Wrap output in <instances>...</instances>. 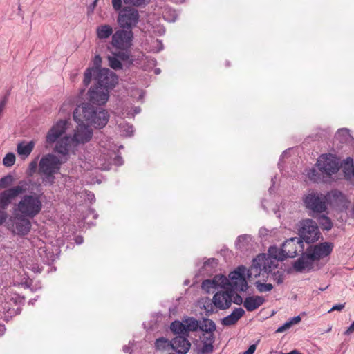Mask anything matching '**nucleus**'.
Returning <instances> with one entry per match:
<instances>
[{"label":"nucleus","mask_w":354,"mask_h":354,"mask_svg":"<svg viewBox=\"0 0 354 354\" xmlns=\"http://www.w3.org/2000/svg\"><path fill=\"white\" fill-rule=\"evenodd\" d=\"M73 118L78 124L73 136H65L55 148V153L62 155L68 160L70 155L75 154L80 145L89 142L93 136V130L88 124L101 129L108 122L109 115L102 109H95L90 103H82L74 111Z\"/></svg>","instance_id":"f257e3e1"},{"label":"nucleus","mask_w":354,"mask_h":354,"mask_svg":"<svg viewBox=\"0 0 354 354\" xmlns=\"http://www.w3.org/2000/svg\"><path fill=\"white\" fill-rule=\"evenodd\" d=\"M27 182L29 183L27 190L20 195V199L14 205V216L6 223L8 229L20 235H25L29 232L31 227L30 219L39 214L43 208V194H27L30 185H32L31 180Z\"/></svg>","instance_id":"f03ea898"},{"label":"nucleus","mask_w":354,"mask_h":354,"mask_svg":"<svg viewBox=\"0 0 354 354\" xmlns=\"http://www.w3.org/2000/svg\"><path fill=\"white\" fill-rule=\"evenodd\" d=\"M304 245L299 237H293L286 241L281 248L275 246L269 248L268 254H260L253 259L250 274L259 276L262 272L268 273L277 267L278 262L287 257H295L304 250Z\"/></svg>","instance_id":"7ed1b4c3"},{"label":"nucleus","mask_w":354,"mask_h":354,"mask_svg":"<svg viewBox=\"0 0 354 354\" xmlns=\"http://www.w3.org/2000/svg\"><path fill=\"white\" fill-rule=\"evenodd\" d=\"M95 85L88 90L89 102L97 105H104L109 97V93L118 83L117 75L110 70H103L95 78Z\"/></svg>","instance_id":"20e7f679"},{"label":"nucleus","mask_w":354,"mask_h":354,"mask_svg":"<svg viewBox=\"0 0 354 354\" xmlns=\"http://www.w3.org/2000/svg\"><path fill=\"white\" fill-rule=\"evenodd\" d=\"M47 153L41 157L39 162V174L44 184L52 185L55 182V175L59 173L61 166L66 162L64 158L59 155Z\"/></svg>","instance_id":"39448f33"},{"label":"nucleus","mask_w":354,"mask_h":354,"mask_svg":"<svg viewBox=\"0 0 354 354\" xmlns=\"http://www.w3.org/2000/svg\"><path fill=\"white\" fill-rule=\"evenodd\" d=\"M133 33L131 30H116L111 37V45L117 51L115 55L123 61L129 59V50L133 44Z\"/></svg>","instance_id":"423d86ee"},{"label":"nucleus","mask_w":354,"mask_h":354,"mask_svg":"<svg viewBox=\"0 0 354 354\" xmlns=\"http://www.w3.org/2000/svg\"><path fill=\"white\" fill-rule=\"evenodd\" d=\"M28 185L27 181L20 180L17 185L0 192V225L8 222L6 221L8 214L5 209L19 195L27 190Z\"/></svg>","instance_id":"0eeeda50"},{"label":"nucleus","mask_w":354,"mask_h":354,"mask_svg":"<svg viewBox=\"0 0 354 354\" xmlns=\"http://www.w3.org/2000/svg\"><path fill=\"white\" fill-rule=\"evenodd\" d=\"M252 266L250 269L247 270L244 266H239L236 270L231 272L229 274L228 284L226 290H230L233 292H245L248 289V283L246 281L245 277L248 276V278H257L261 275L263 276V278L265 277V272H262L259 276H254L250 274V270H251Z\"/></svg>","instance_id":"6e6552de"},{"label":"nucleus","mask_w":354,"mask_h":354,"mask_svg":"<svg viewBox=\"0 0 354 354\" xmlns=\"http://www.w3.org/2000/svg\"><path fill=\"white\" fill-rule=\"evenodd\" d=\"M100 151L102 155L99 160L107 162V164L102 163L99 165V167H100L102 169H109V165L112 162L115 165H122L123 162L122 158L116 154V146L108 138H106L104 140H102L100 142Z\"/></svg>","instance_id":"1a4fd4ad"},{"label":"nucleus","mask_w":354,"mask_h":354,"mask_svg":"<svg viewBox=\"0 0 354 354\" xmlns=\"http://www.w3.org/2000/svg\"><path fill=\"white\" fill-rule=\"evenodd\" d=\"M198 327L204 333L201 337V346L199 345L198 352L205 354L212 351L213 342L214 339V332L216 330L215 323L209 319H203L198 324Z\"/></svg>","instance_id":"9d476101"},{"label":"nucleus","mask_w":354,"mask_h":354,"mask_svg":"<svg viewBox=\"0 0 354 354\" xmlns=\"http://www.w3.org/2000/svg\"><path fill=\"white\" fill-rule=\"evenodd\" d=\"M306 209L315 213L324 212L327 209L326 196L315 190H309L302 198Z\"/></svg>","instance_id":"9b49d317"},{"label":"nucleus","mask_w":354,"mask_h":354,"mask_svg":"<svg viewBox=\"0 0 354 354\" xmlns=\"http://www.w3.org/2000/svg\"><path fill=\"white\" fill-rule=\"evenodd\" d=\"M299 238L306 243H313L317 241L320 232L315 221L312 219H306L301 222L299 230Z\"/></svg>","instance_id":"f8f14e48"},{"label":"nucleus","mask_w":354,"mask_h":354,"mask_svg":"<svg viewBox=\"0 0 354 354\" xmlns=\"http://www.w3.org/2000/svg\"><path fill=\"white\" fill-rule=\"evenodd\" d=\"M68 128V122L66 120H60L55 122L48 130L46 136V142L48 145L55 144L54 151L57 143L66 136L65 133Z\"/></svg>","instance_id":"ddd939ff"},{"label":"nucleus","mask_w":354,"mask_h":354,"mask_svg":"<svg viewBox=\"0 0 354 354\" xmlns=\"http://www.w3.org/2000/svg\"><path fill=\"white\" fill-rule=\"evenodd\" d=\"M319 170L324 174L331 176L339 169V160L332 154H322L317 160Z\"/></svg>","instance_id":"4468645a"},{"label":"nucleus","mask_w":354,"mask_h":354,"mask_svg":"<svg viewBox=\"0 0 354 354\" xmlns=\"http://www.w3.org/2000/svg\"><path fill=\"white\" fill-rule=\"evenodd\" d=\"M198 328V322L192 317H187L180 321H174L170 326L171 330L178 336L187 337L189 333L196 331Z\"/></svg>","instance_id":"2eb2a0df"},{"label":"nucleus","mask_w":354,"mask_h":354,"mask_svg":"<svg viewBox=\"0 0 354 354\" xmlns=\"http://www.w3.org/2000/svg\"><path fill=\"white\" fill-rule=\"evenodd\" d=\"M139 21L138 11L134 8L126 7L121 10L118 17V23L120 26L127 30L137 25Z\"/></svg>","instance_id":"dca6fc26"},{"label":"nucleus","mask_w":354,"mask_h":354,"mask_svg":"<svg viewBox=\"0 0 354 354\" xmlns=\"http://www.w3.org/2000/svg\"><path fill=\"white\" fill-rule=\"evenodd\" d=\"M334 245L331 242H323L308 247L306 250L315 261L328 256L333 251Z\"/></svg>","instance_id":"f3484780"},{"label":"nucleus","mask_w":354,"mask_h":354,"mask_svg":"<svg viewBox=\"0 0 354 354\" xmlns=\"http://www.w3.org/2000/svg\"><path fill=\"white\" fill-rule=\"evenodd\" d=\"M227 278L222 274L216 275L212 279L205 280L201 285L202 289L206 292L209 293L216 290H226L228 284Z\"/></svg>","instance_id":"a211bd4d"},{"label":"nucleus","mask_w":354,"mask_h":354,"mask_svg":"<svg viewBox=\"0 0 354 354\" xmlns=\"http://www.w3.org/2000/svg\"><path fill=\"white\" fill-rule=\"evenodd\" d=\"M102 58L99 55H97L93 59V66L88 67L84 74L83 84L87 86L93 80V78L97 77L103 70H109L108 68H102Z\"/></svg>","instance_id":"6ab92c4d"},{"label":"nucleus","mask_w":354,"mask_h":354,"mask_svg":"<svg viewBox=\"0 0 354 354\" xmlns=\"http://www.w3.org/2000/svg\"><path fill=\"white\" fill-rule=\"evenodd\" d=\"M234 292L230 290H224L217 292L213 297L212 301L216 308L225 310L230 307L232 303Z\"/></svg>","instance_id":"aec40b11"},{"label":"nucleus","mask_w":354,"mask_h":354,"mask_svg":"<svg viewBox=\"0 0 354 354\" xmlns=\"http://www.w3.org/2000/svg\"><path fill=\"white\" fill-rule=\"evenodd\" d=\"M315 261L306 250L302 255L295 261L293 268L295 270L299 272H306L310 271L315 264Z\"/></svg>","instance_id":"412c9836"},{"label":"nucleus","mask_w":354,"mask_h":354,"mask_svg":"<svg viewBox=\"0 0 354 354\" xmlns=\"http://www.w3.org/2000/svg\"><path fill=\"white\" fill-rule=\"evenodd\" d=\"M171 346L178 354H186L190 348L191 344L186 337L177 336L171 341Z\"/></svg>","instance_id":"4be33fe9"},{"label":"nucleus","mask_w":354,"mask_h":354,"mask_svg":"<svg viewBox=\"0 0 354 354\" xmlns=\"http://www.w3.org/2000/svg\"><path fill=\"white\" fill-rule=\"evenodd\" d=\"M266 299L261 296L247 297L243 301V306L249 312L254 311L263 304Z\"/></svg>","instance_id":"5701e85b"},{"label":"nucleus","mask_w":354,"mask_h":354,"mask_svg":"<svg viewBox=\"0 0 354 354\" xmlns=\"http://www.w3.org/2000/svg\"><path fill=\"white\" fill-rule=\"evenodd\" d=\"M245 314V310L241 308H235L230 315L224 317L221 323L224 326L235 324Z\"/></svg>","instance_id":"b1692460"},{"label":"nucleus","mask_w":354,"mask_h":354,"mask_svg":"<svg viewBox=\"0 0 354 354\" xmlns=\"http://www.w3.org/2000/svg\"><path fill=\"white\" fill-rule=\"evenodd\" d=\"M252 245V239L247 234L239 236L236 241V248L242 251L250 250Z\"/></svg>","instance_id":"393cba45"},{"label":"nucleus","mask_w":354,"mask_h":354,"mask_svg":"<svg viewBox=\"0 0 354 354\" xmlns=\"http://www.w3.org/2000/svg\"><path fill=\"white\" fill-rule=\"evenodd\" d=\"M34 146L35 143L33 141L19 143L17 147L19 156L24 159L27 158L33 150Z\"/></svg>","instance_id":"a878e982"},{"label":"nucleus","mask_w":354,"mask_h":354,"mask_svg":"<svg viewBox=\"0 0 354 354\" xmlns=\"http://www.w3.org/2000/svg\"><path fill=\"white\" fill-rule=\"evenodd\" d=\"M113 34V28L110 25L103 24L96 28L97 37L100 40L106 39Z\"/></svg>","instance_id":"bb28decb"},{"label":"nucleus","mask_w":354,"mask_h":354,"mask_svg":"<svg viewBox=\"0 0 354 354\" xmlns=\"http://www.w3.org/2000/svg\"><path fill=\"white\" fill-rule=\"evenodd\" d=\"M335 139L341 143H347L351 141L352 136L348 129L342 128L337 131Z\"/></svg>","instance_id":"cd10ccee"},{"label":"nucleus","mask_w":354,"mask_h":354,"mask_svg":"<svg viewBox=\"0 0 354 354\" xmlns=\"http://www.w3.org/2000/svg\"><path fill=\"white\" fill-rule=\"evenodd\" d=\"M301 319L300 316H296L290 318L288 321L284 323L282 326L279 327L276 333H283L290 329L293 325L297 324L301 322Z\"/></svg>","instance_id":"c85d7f7f"},{"label":"nucleus","mask_w":354,"mask_h":354,"mask_svg":"<svg viewBox=\"0 0 354 354\" xmlns=\"http://www.w3.org/2000/svg\"><path fill=\"white\" fill-rule=\"evenodd\" d=\"M343 167L346 176H354L353 160L351 158L348 157L344 160Z\"/></svg>","instance_id":"c756f323"},{"label":"nucleus","mask_w":354,"mask_h":354,"mask_svg":"<svg viewBox=\"0 0 354 354\" xmlns=\"http://www.w3.org/2000/svg\"><path fill=\"white\" fill-rule=\"evenodd\" d=\"M15 181V178L12 175L8 174L1 178H0V189H8L11 188L10 187Z\"/></svg>","instance_id":"7c9ffc66"},{"label":"nucleus","mask_w":354,"mask_h":354,"mask_svg":"<svg viewBox=\"0 0 354 354\" xmlns=\"http://www.w3.org/2000/svg\"><path fill=\"white\" fill-rule=\"evenodd\" d=\"M115 53L116 52L113 53L112 56H108L109 65L113 69H121L122 65L120 61L119 60V59H121L118 57L117 55H115Z\"/></svg>","instance_id":"2f4dec72"},{"label":"nucleus","mask_w":354,"mask_h":354,"mask_svg":"<svg viewBox=\"0 0 354 354\" xmlns=\"http://www.w3.org/2000/svg\"><path fill=\"white\" fill-rule=\"evenodd\" d=\"M318 221L323 230H330L333 227V223L330 219L326 216H319Z\"/></svg>","instance_id":"473e14b6"},{"label":"nucleus","mask_w":354,"mask_h":354,"mask_svg":"<svg viewBox=\"0 0 354 354\" xmlns=\"http://www.w3.org/2000/svg\"><path fill=\"white\" fill-rule=\"evenodd\" d=\"M120 129V132L124 136H131L133 133V126L127 124V123H121L119 125Z\"/></svg>","instance_id":"72a5a7b5"},{"label":"nucleus","mask_w":354,"mask_h":354,"mask_svg":"<svg viewBox=\"0 0 354 354\" xmlns=\"http://www.w3.org/2000/svg\"><path fill=\"white\" fill-rule=\"evenodd\" d=\"M162 15H163V17L165 19V20H167L169 22L174 21L178 17V15H177L176 10L170 9V8L165 9V11L163 12Z\"/></svg>","instance_id":"f704fd0d"},{"label":"nucleus","mask_w":354,"mask_h":354,"mask_svg":"<svg viewBox=\"0 0 354 354\" xmlns=\"http://www.w3.org/2000/svg\"><path fill=\"white\" fill-rule=\"evenodd\" d=\"M255 286L260 292H270L273 288V286L271 283H264L259 281L255 282Z\"/></svg>","instance_id":"c9c22d12"},{"label":"nucleus","mask_w":354,"mask_h":354,"mask_svg":"<svg viewBox=\"0 0 354 354\" xmlns=\"http://www.w3.org/2000/svg\"><path fill=\"white\" fill-rule=\"evenodd\" d=\"M146 49L153 53H158L163 49V44L161 41L156 39L153 40L151 46L148 48H146Z\"/></svg>","instance_id":"e433bc0d"},{"label":"nucleus","mask_w":354,"mask_h":354,"mask_svg":"<svg viewBox=\"0 0 354 354\" xmlns=\"http://www.w3.org/2000/svg\"><path fill=\"white\" fill-rule=\"evenodd\" d=\"M156 348L159 350L165 349V348L171 346V342H169L167 339L162 337L156 340L155 343Z\"/></svg>","instance_id":"4c0bfd02"},{"label":"nucleus","mask_w":354,"mask_h":354,"mask_svg":"<svg viewBox=\"0 0 354 354\" xmlns=\"http://www.w3.org/2000/svg\"><path fill=\"white\" fill-rule=\"evenodd\" d=\"M15 156L12 153H9L6 155L3 159V163L6 167H11L15 164Z\"/></svg>","instance_id":"58836bf2"},{"label":"nucleus","mask_w":354,"mask_h":354,"mask_svg":"<svg viewBox=\"0 0 354 354\" xmlns=\"http://www.w3.org/2000/svg\"><path fill=\"white\" fill-rule=\"evenodd\" d=\"M126 5L139 7L146 5L150 0H123Z\"/></svg>","instance_id":"ea45409f"},{"label":"nucleus","mask_w":354,"mask_h":354,"mask_svg":"<svg viewBox=\"0 0 354 354\" xmlns=\"http://www.w3.org/2000/svg\"><path fill=\"white\" fill-rule=\"evenodd\" d=\"M307 177L312 181L316 182L319 179V176L315 168H310L306 170Z\"/></svg>","instance_id":"a19ab883"},{"label":"nucleus","mask_w":354,"mask_h":354,"mask_svg":"<svg viewBox=\"0 0 354 354\" xmlns=\"http://www.w3.org/2000/svg\"><path fill=\"white\" fill-rule=\"evenodd\" d=\"M37 167L39 168V163L37 162V160H34L28 165L27 169V175L29 176H32L36 171Z\"/></svg>","instance_id":"79ce46f5"},{"label":"nucleus","mask_w":354,"mask_h":354,"mask_svg":"<svg viewBox=\"0 0 354 354\" xmlns=\"http://www.w3.org/2000/svg\"><path fill=\"white\" fill-rule=\"evenodd\" d=\"M26 268L32 271L34 273H39L41 270V267L32 261L26 263Z\"/></svg>","instance_id":"37998d69"},{"label":"nucleus","mask_w":354,"mask_h":354,"mask_svg":"<svg viewBox=\"0 0 354 354\" xmlns=\"http://www.w3.org/2000/svg\"><path fill=\"white\" fill-rule=\"evenodd\" d=\"M145 59L147 62V64L144 66L145 70H150L156 66V61L153 58L147 57Z\"/></svg>","instance_id":"c03bdc74"},{"label":"nucleus","mask_w":354,"mask_h":354,"mask_svg":"<svg viewBox=\"0 0 354 354\" xmlns=\"http://www.w3.org/2000/svg\"><path fill=\"white\" fill-rule=\"evenodd\" d=\"M113 9L115 11H120L122 8V0H111Z\"/></svg>","instance_id":"a18cd8bd"},{"label":"nucleus","mask_w":354,"mask_h":354,"mask_svg":"<svg viewBox=\"0 0 354 354\" xmlns=\"http://www.w3.org/2000/svg\"><path fill=\"white\" fill-rule=\"evenodd\" d=\"M344 306H345V304H339L334 305L330 308V310H328V313H330V312L335 311V310L340 311L344 308Z\"/></svg>","instance_id":"49530a36"},{"label":"nucleus","mask_w":354,"mask_h":354,"mask_svg":"<svg viewBox=\"0 0 354 354\" xmlns=\"http://www.w3.org/2000/svg\"><path fill=\"white\" fill-rule=\"evenodd\" d=\"M232 298H234L232 302H234V304L238 305H240L242 303L243 304L244 301L243 300V298L240 295L236 294L235 296L234 295Z\"/></svg>","instance_id":"de8ad7c7"},{"label":"nucleus","mask_w":354,"mask_h":354,"mask_svg":"<svg viewBox=\"0 0 354 354\" xmlns=\"http://www.w3.org/2000/svg\"><path fill=\"white\" fill-rule=\"evenodd\" d=\"M256 345L252 344L249 346V348L243 353V354H254L256 350Z\"/></svg>","instance_id":"09e8293b"},{"label":"nucleus","mask_w":354,"mask_h":354,"mask_svg":"<svg viewBox=\"0 0 354 354\" xmlns=\"http://www.w3.org/2000/svg\"><path fill=\"white\" fill-rule=\"evenodd\" d=\"M331 195L333 196V197L336 198H344V196L342 194V193L339 192V191H333V192H331Z\"/></svg>","instance_id":"8fccbe9b"},{"label":"nucleus","mask_w":354,"mask_h":354,"mask_svg":"<svg viewBox=\"0 0 354 354\" xmlns=\"http://www.w3.org/2000/svg\"><path fill=\"white\" fill-rule=\"evenodd\" d=\"M85 194H86V195L87 196L88 200L91 203H92L93 201H95V196H94V194L92 192H86Z\"/></svg>","instance_id":"3c124183"},{"label":"nucleus","mask_w":354,"mask_h":354,"mask_svg":"<svg viewBox=\"0 0 354 354\" xmlns=\"http://www.w3.org/2000/svg\"><path fill=\"white\" fill-rule=\"evenodd\" d=\"M354 332V321L352 322V324L350 325L348 328L346 330L345 334L349 335Z\"/></svg>","instance_id":"603ef678"},{"label":"nucleus","mask_w":354,"mask_h":354,"mask_svg":"<svg viewBox=\"0 0 354 354\" xmlns=\"http://www.w3.org/2000/svg\"><path fill=\"white\" fill-rule=\"evenodd\" d=\"M209 263H212V264L216 265L217 262H216V260L215 259H208V261L205 262L204 264H205V266H207Z\"/></svg>","instance_id":"864d4df0"},{"label":"nucleus","mask_w":354,"mask_h":354,"mask_svg":"<svg viewBox=\"0 0 354 354\" xmlns=\"http://www.w3.org/2000/svg\"><path fill=\"white\" fill-rule=\"evenodd\" d=\"M75 242L77 244H81L83 243V238L82 236H77L75 239Z\"/></svg>","instance_id":"5fc2aeb1"},{"label":"nucleus","mask_w":354,"mask_h":354,"mask_svg":"<svg viewBox=\"0 0 354 354\" xmlns=\"http://www.w3.org/2000/svg\"><path fill=\"white\" fill-rule=\"evenodd\" d=\"M6 330L5 326L3 325L0 324V336L3 335Z\"/></svg>","instance_id":"6e6d98bb"},{"label":"nucleus","mask_w":354,"mask_h":354,"mask_svg":"<svg viewBox=\"0 0 354 354\" xmlns=\"http://www.w3.org/2000/svg\"><path fill=\"white\" fill-rule=\"evenodd\" d=\"M123 351H124V352H125V353H128V352H129V351H130V346H124L123 347Z\"/></svg>","instance_id":"4d7b16f0"},{"label":"nucleus","mask_w":354,"mask_h":354,"mask_svg":"<svg viewBox=\"0 0 354 354\" xmlns=\"http://www.w3.org/2000/svg\"><path fill=\"white\" fill-rule=\"evenodd\" d=\"M160 73V70L159 68H156L155 69V73L158 75L159 73Z\"/></svg>","instance_id":"13d9d810"},{"label":"nucleus","mask_w":354,"mask_h":354,"mask_svg":"<svg viewBox=\"0 0 354 354\" xmlns=\"http://www.w3.org/2000/svg\"><path fill=\"white\" fill-rule=\"evenodd\" d=\"M140 108H136L135 109V113H140Z\"/></svg>","instance_id":"bf43d9fd"},{"label":"nucleus","mask_w":354,"mask_h":354,"mask_svg":"<svg viewBox=\"0 0 354 354\" xmlns=\"http://www.w3.org/2000/svg\"><path fill=\"white\" fill-rule=\"evenodd\" d=\"M265 231H266V230H265V229H261V230H260V234H263V233H264V232H265Z\"/></svg>","instance_id":"052dcab7"},{"label":"nucleus","mask_w":354,"mask_h":354,"mask_svg":"<svg viewBox=\"0 0 354 354\" xmlns=\"http://www.w3.org/2000/svg\"><path fill=\"white\" fill-rule=\"evenodd\" d=\"M287 152L286 151H284L283 153V154L281 156V158H283L286 155Z\"/></svg>","instance_id":"680f3d73"},{"label":"nucleus","mask_w":354,"mask_h":354,"mask_svg":"<svg viewBox=\"0 0 354 354\" xmlns=\"http://www.w3.org/2000/svg\"><path fill=\"white\" fill-rule=\"evenodd\" d=\"M36 301V299H30V300L29 301V303H30V304H33L34 301Z\"/></svg>","instance_id":"e2e57ef3"},{"label":"nucleus","mask_w":354,"mask_h":354,"mask_svg":"<svg viewBox=\"0 0 354 354\" xmlns=\"http://www.w3.org/2000/svg\"><path fill=\"white\" fill-rule=\"evenodd\" d=\"M327 287H328V286H326V287H325V288H319V290H320L321 291H324V290H325L327 288Z\"/></svg>","instance_id":"0e129e2a"},{"label":"nucleus","mask_w":354,"mask_h":354,"mask_svg":"<svg viewBox=\"0 0 354 354\" xmlns=\"http://www.w3.org/2000/svg\"><path fill=\"white\" fill-rule=\"evenodd\" d=\"M282 281H283V279H279L277 280V283H281Z\"/></svg>","instance_id":"69168bd1"},{"label":"nucleus","mask_w":354,"mask_h":354,"mask_svg":"<svg viewBox=\"0 0 354 354\" xmlns=\"http://www.w3.org/2000/svg\"><path fill=\"white\" fill-rule=\"evenodd\" d=\"M98 0H95L94 2H93V7H95L96 6V3L97 2Z\"/></svg>","instance_id":"338daca9"}]
</instances>
